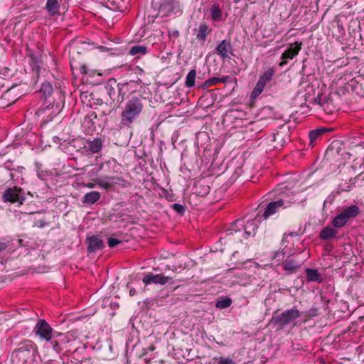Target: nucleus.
Returning <instances> with one entry per match:
<instances>
[{
    "label": "nucleus",
    "instance_id": "nucleus-32",
    "mask_svg": "<svg viewBox=\"0 0 364 364\" xmlns=\"http://www.w3.org/2000/svg\"><path fill=\"white\" fill-rule=\"evenodd\" d=\"M196 76V72L195 70H191L186 75V85L188 87H192L195 85V79Z\"/></svg>",
    "mask_w": 364,
    "mask_h": 364
},
{
    "label": "nucleus",
    "instance_id": "nucleus-16",
    "mask_svg": "<svg viewBox=\"0 0 364 364\" xmlns=\"http://www.w3.org/2000/svg\"><path fill=\"white\" fill-rule=\"evenodd\" d=\"M101 170L108 173H117L119 170V165L114 159H110L100 164L98 171Z\"/></svg>",
    "mask_w": 364,
    "mask_h": 364
},
{
    "label": "nucleus",
    "instance_id": "nucleus-5",
    "mask_svg": "<svg viewBox=\"0 0 364 364\" xmlns=\"http://www.w3.org/2000/svg\"><path fill=\"white\" fill-rule=\"evenodd\" d=\"M302 314L297 309L292 308L284 311V312L273 316L272 321L274 324L282 328L287 325L293 323L296 318L301 316Z\"/></svg>",
    "mask_w": 364,
    "mask_h": 364
},
{
    "label": "nucleus",
    "instance_id": "nucleus-8",
    "mask_svg": "<svg viewBox=\"0 0 364 364\" xmlns=\"http://www.w3.org/2000/svg\"><path fill=\"white\" fill-rule=\"evenodd\" d=\"M4 202L11 203H18L22 205L25 200L24 193L23 190L17 186L6 188L2 196Z\"/></svg>",
    "mask_w": 364,
    "mask_h": 364
},
{
    "label": "nucleus",
    "instance_id": "nucleus-14",
    "mask_svg": "<svg viewBox=\"0 0 364 364\" xmlns=\"http://www.w3.org/2000/svg\"><path fill=\"white\" fill-rule=\"evenodd\" d=\"M216 53L223 59H230L229 53L233 55L230 41L228 40L222 41L216 48Z\"/></svg>",
    "mask_w": 364,
    "mask_h": 364
},
{
    "label": "nucleus",
    "instance_id": "nucleus-38",
    "mask_svg": "<svg viewBox=\"0 0 364 364\" xmlns=\"http://www.w3.org/2000/svg\"><path fill=\"white\" fill-rule=\"evenodd\" d=\"M52 90H53L52 86L50 84H44V85H43V86L41 87V90L45 92H50V91H52Z\"/></svg>",
    "mask_w": 364,
    "mask_h": 364
},
{
    "label": "nucleus",
    "instance_id": "nucleus-3",
    "mask_svg": "<svg viewBox=\"0 0 364 364\" xmlns=\"http://www.w3.org/2000/svg\"><path fill=\"white\" fill-rule=\"evenodd\" d=\"M360 213V208L355 205L345 206L341 212L333 218L331 225L335 228H341L345 226L349 220L357 217Z\"/></svg>",
    "mask_w": 364,
    "mask_h": 364
},
{
    "label": "nucleus",
    "instance_id": "nucleus-12",
    "mask_svg": "<svg viewBox=\"0 0 364 364\" xmlns=\"http://www.w3.org/2000/svg\"><path fill=\"white\" fill-rule=\"evenodd\" d=\"M301 49V43L295 42L294 44H291L290 46L282 54L281 61L279 64L280 67H283L287 63V60H291L296 57Z\"/></svg>",
    "mask_w": 364,
    "mask_h": 364
},
{
    "label": "nucleus",
    "instance_id": "nucleus-33",
    "mask_svg": "<svg viewBox=\"0 0 364 364\" xmlns=\"http://www.w3.org/2000/svg\"><path fill=\"white\" fill-rule=\"evenodd\" d=\"M265 86L266 85L258 81L251 93V97L253 99L257 98L263 92Z\"/></svg>",
    "mask_w": 364,
    "mask_h": 364
},
{
    "label": "nucleus",
    "instance_id": "nucleus-45",
    "mask_svg": "<svg viewBox=\"0 0 364 364\" xmlns=\"http://www.w3.org/2000/svg\"><path fill=\"white\" fill-rule=\"evenodd\" d=\"M178 282H182V279H177Z\"/></svg>",
    "mask_w": 364,
    "mask_h": 364
},
{
    "label": "nucleus",
    "instance_id": "nucleus-10",
    "mask_svg": "<svg viewBox=\"0 0 364 364\" xmlns=\"http://www.w3.org/2000/svg\"><path fill=\"white\" fill-rule=\"evenodd\" d=\"M142 282L146 284H161L164 285L166 283H169L171 284H173L172 281V277H166L162 274H154L152 273H149L146 274L143 279Z\"/></svg>",
    "mask_w": 364,
    "mask_h": 364
},
{
    "label": "nucleus",
    "instance_id": "nucleus-24",
    "mask_svg": "<svg viewBox=\"0 0 364 364\" xmlns=\"http://www.w3.org/2000/svg\"><path fill=\"white\" fill-rule=\"evenodd\" d=\"M228 79H229L228 76H225L223 77H213L209 78L208 80H205L203 82L202 87L206 89L211 86L216 85L220 82L226 83L228 82Z\"/></svg>",
    "mask_w": 364,
    "mask_h": 364
},
{
    "label": "nucleus",
    "instance_id": "nucleus-44",
    "mask_svg": "<svg viewBox=\"0 0 364 364\" xmlns=\"http://www.w3.org/2000/svg\"><path fill=\"white\" fill-rule=\"evenodd\" d=\"M313 311L312 314H309V316H316V309L311 310Z\"/></svg>",
    "mask_w": 364,
    "mask_h": 364
},
{
    "label": "nucleus",
    "instance_id": "nucleus-34",
    "mask_svg": "<svg viewBox=\"0 0 364 364\" xmlns=\"http://www.w3.org/2000/svg\"><path fill=\"white\" fill-rule=\"evenodd\" d=\"M232 304V300L230 298H223L218 300L215 304V306L218 309H226L228 308Z\"/></svg>",
    "mask_w": 364,
    "mask_h": 364
},
{
    "label": "nucleus",
    "instance_id": "nucleus-20",
    "mask_svg": "<svg viewBox=\"0 0 364 364\" xmlns=\"http://www.w3.org/2000/svg\"><path fill=\"white\" fill-rule=\"evenodd\" d=\"M86 149L87 151L92 154H97L100 152L102 149V141L100 138H96L93 141H88Z\"/></svg>",
    "mask_w": 364,
    "mask_h": 364
},
{
    "label": "nucleus",
    "instance_id": "nucleus-7",
    "mask_svg": "<svg viewBox=\"0 0 364 364\" xmlns=\"http://www.w3.org/2000/svg\"><path fill=\"white\" fill-rule=\"evenodd\" d=\"M14 352L16 353V357L21 360L24 364H27L34 360L37 350L36 346L31 342H28L22 344Z\"/></svg>",
    "mask_w": 364,
    "mask_h": 364
},
{
    "label": "nucleus",
    "instance_id": "nucleus-30",
    "mask_svg": "<svg viewBox=\"0 0 364 364\" xmlns=\"http://www.w3.org/2000/svg\"><path fill=\"white\" fill-rule=\"evenodd\" d=\"M299 267V264H298L294 260H287L284 262L282 264V268L284 271L288 272L289 274H292L296 272L298 268Z\"/></svg>",
    "mask_w": 364,
    "mask_h": 364
},
{
    "label": "nucleus",
    "instance_id": "nucleus-36",
    "mask_svg": "<svg viewBox=\"0 0 364 364\" xmlns=\"http://www.w3.org/2000/svg\"><path fill=\"white\" fill-rule=\"evenodd\" d=\"M107 243L109 247L112 248L117 246V245L122 243V241L116 238L109 237L108 239Z\"/></svg>",
    "mask_w": 364,
    "mask_h": 364
},
{
    "label": "nucleus",
    "instance_id": "nucleus-43",
    "mask_svg": "<svg viewBox=\"0 0 364 364\" xmlns=\"http://www.w3.org/2000/svg\"><path fill=\"white\" fill-rule=\"evenodd\" d=\"M156 349V347L154 345H151L149 347V350L150 351H154Z\"/></svg>",
    "mask_w": 364,
    "mask_h": 364
},
{
    "label": "nucleus",
    "instance_id": "nucleus-2",
    "mask_svg": "<svg viewBox=\"0 0 364 364\" xmlns=\"http://www.w3.org/2000/svg\"><path fill=\"white\" fill-rule=\"evenodd\" d=\"M151 9L152 16L155 18H163L172 14L181 15L182 13L179 2L176 0H153Z\"/></svg>",
    "mask_w": 364,
    "mask_h": 364
},
{
    "label": "nucleus",
    "instance_id": "nucleus-4",
    "mask_svg": "<svg viewBox=\"0 0 364 364\" xmlns=\"http://www.w3.org/2000/svg\"><path fill=\"white\" fill-rule=\"evenodd\" d=\"M33 331L36 336H38L41 339L46 341H51L52 338L63 336L61 333L53 332L52 327L44 319H40L37 322Z\"/></svg>",
    "mask_w": 364,
    "mask_h": 364
},
{
    "label": "nucleus",
    "instance_id": "nucleus-13",
    "mask_svg": "<svg viewBox=\"0 0 364 364\" xmlns=\"http://www.w3.org/2000/svg\"><path fill=\"white\" fill-rule=\"evenodd\" d=\"M244 228V219H237L232 223L227 230L226 236L237 235V240L242 242V239L241 235L243 233Z\"/></svg>",
    "mask_w": 364,
    "mask_h": 364
},
{
    "label": "nucleus",
    "instance_id": "nucleus-28",
    "mask_svg": "<svg viewBox=\"0 0 364 364\" xmlns=\"http://www.w3.org/2000/svg\"><path fill=\"white\" fill-rule=\"evenodd\" d=\"M274 74H275V69L274 68H269L259 77V79L258 81L262 82L264 85H267V84L272 80Z\"/></svg>",
    "mask_w": 364,
    "mask_h": 364
},
{
    "label": "nucleus",
    "instance_id": "nucleus-23",
    "mask_svg": "<svg viewBox=\"0 0 364 364\" xmlns=\"http://www.w3.org/2000/svg\"><path fill=\"white\" fill-rule=\"evenodd\" d=\"M114 179H118V178L113 176H105L102 178H97L95 180V181L96 182V184L101 188L105 190H109L113 187V184L109 181Z\"/></svg>",
    "mask_w": 364,
    "mask_h": 364
},
{
    "label": "nucleus",
    "instance_id": "nucleus-42",
    "mask_svg": "<svg viewBox=\"0 0 364 364\" xmlns=\"http://www.w3.org/2000/svg\"><path fill=\"white\" fill-rule=\"evenodd\" d=\"M136 290H135V289H134V288H132V289L129 290V295H130V296H134V295L136 294Z\"/></svg>",
    "mask_w": 364,
    "mask_h": 364
},
{
    "label": "nucleus",
    "instance_id": "nucleus-25",
    "mask_svg": "<svg viewBox=\"0 0 364 364\" xmlns=\"http://www.w3.org/2000/svg\"><path fill=\"white\" fill-rule=\"evenodd\" d=\"M211 19L213 21L223 20V11L218 4H214L210 9Z\"/></svg>",
    "mask_w": 364,
    "mask_h": 364
},
{
    "label": "nucleus",
    "instance_id": "nucleus-21",
    "mask_svg": "<svg viewBox=\"0 0 364 364\" xmlns=\"http://www.w3.org/2000/svg\"><path fill=\"white\" fill-rule=\"evenodd\" d=\"M327 132L326 129L320 128L311 130L309 134V138L310 144L314 146L318 140H320L322 136Z\"/></svg>",
    "mask_w": 364,
    "mask_h": 364
},
{
    "label": "nucleus",
    "instance_id": "nucleus-17",
    "mask_svg": "<svg viewBox=\"0 0 364 364\" xmlns=\"http://www.w3.org/2000/svg\"><path fill=\"white\" fill-rule=\"evenodd\" d=\"M87 251L90 252H94L97 250H102L104 247L103 241L93 235L87 239Z\"/></svg>",
    "mask_w": 364,
    "mask_h": 364
},
{
    "label": "nucleus",
    "instance_id": "nucleus-26",
    "mask_svg": "<svg viewBox=\"0 0 364 364\" xmlns=\"http://www.w3.org/2000/svg\"><path fill=\"white\" fill-rule=\"evenodd\" d=\"M50 342V345L52 346L53 349L58 353H60L63 350L61 346L62 343H65L68 342L66 338L63 335L62 337H58L56 338H52Z\"/></svg>",
    "mask_w": 364,
    "mask_h": 364
},
{
    "label": "nucleus",
    "instance_id": "nucleus-15",
    "mask_svg": "<svg viewBox=\"0 0 364 364\" xmlns=\"http://www.w3.org/2000/svg\"><path fill=\"white\" fill-rule=\"evenodd\" d=\"M211 29L205 22L199 24L198 28L196 30V38L202 44H204L207 40L208 36L210 33Z\"/></svg>",
    "mask_w": 364,
    "mask_h": 364
},
{
    "label": "nucleus",
    "instance_id": "nucleus-41",
    "mask_svg": "<svg viewBox=\"0 0 364 364\" xmlns=\"http://www.w3.org/2000/svg\"><path fill=\"white\" fill-rule=\"evenodd\" d=\"M95 185H97L96 182L95 183H87L85 185V186L87 187L88 188H95Z\"/></svg>",
    "mask_w": 364,
    "mask_h": 364
},
{
    "label": "nucleus",
    "instance_id": "nucleus-39",
    "mask_svg": "<svg viewBox=\"0 0 364 364\" xmlns=\"http://www.w3.org/2000/svg\"><path fill=\"white\" fill-rule=\"evenodd\" d=\"M8 245L6 242H0V252L5 250Z\"/></svg>",
    "mask_w": 364,
    "mask_h": 364
},
{
    "label": "nucleus",
    "instance_id": "nucleus-1",
    "mask_svg": "<svg viewBox=\"0 0 364 364\" xmlns=\"http://www.w3.org/2000/svg\"><path fill=\"white\" fill-rule=\"evenodd\" d=\"M144 109L141 97H132L125 104L121 113V127H130L139 117Z\"/></svg>",
    "mask_w": 364,
    "mask_h": 364
},
{
    "label": "nucleus",
    "instance_id": "nucleus-31",
    "mask_svg": "<svg viewBox=\"0 0 364 364\" xmlns=\"http://www.w3.org/2000/svg\"><path fill=\"white\" fill-rule=\"evenodd\" d=\"M212 360L213 364H236V362L229 357H215Z\"/></svg>",
    "mask_w": 364,
    "mask_h": 364
},
{
    "label": "nucleus",
    "instance_id": "nucleus-9",
    "mask_svg": "<svg viewBox=\"0 0 364 364\" xmlns=\"http://www.w3.org/2000/svg\"><path fill=\"white\" fill-rule=\"evenodd\" d=\"M118 101L122 102L124 98L129 94L134 92L139 87V84L136 81H129L125 83H118Z\"/></svg>",
    "mask_w": 364,
    "mask_h": 364
},
{
    "label": "nucleus",
    "instance_id": "nucleus-6",
    "mask_svg": "<svg viewBox=\"0 0 364 364\" xmlns=\"http://www.w3.org/2000/svg\"><path fill=\"white\" fill-rule=\"evenodd\" d=\"M291 202L286 198H284L283 197H281L275 200L269 202L265 209L264 213L262 215H260V218L264 220H267L272 215H274L275 213H278L281 210L286 209L291 206Z\"/></svg>",
    "mask_w": 364,
    "mask_h": 364
},
{
    "label": "nucleus",
    "instance_id": "nucleus-37",
    "mask_svg": "<svg viewBox=\"0 0 364 364\" xmlns=\"http://www.w3.org/2000/svg\"><path fill=\"white\" fill-rule=\"evenodd\" d=\"M168 37L171 40H175L178 38L180 33L179 31L176 29H172L168 31Z\"/></svg>",
    "mask_w": 364,
    "mask_h": 364
},
{
    "label": "nucleus",
    "instance_id": "nucleus-27",
    "mask_svg": "<svg viewBox=\"0 0 364 364\" xmlns=\"http://www.w3.org/2000/svg\"><path fill=\"white\" fill-rule=\"evenodd\" d=\"M306 274L308 282H316L318 283H321L323 280L316 269L308 268L306 269Z\"/></svg>",
    "mask_w": 364,
    "mask_h": 364
},
{
    "label": "nucleus",
    "instance_id": "nucleus-22",
    "mask_svg": "<svg viewBox=\"0 0 364 364\" xmlns=\"http://www.w3.org/2000/svg\"><path fill=\"white\" fill-rule=\"evenodd\" d=\"M101 194L98 191H90L84 195L82 198V202L84 204H94L100 198Z\"/></svg>",
    "mask_w": 364,
    "mask_h": 364
},
{
    "label": "nucleus",
    "instance_id": "nucleus-11",
    "mask_svg": "<svg viewBox=\"0 0 364 364\" xmlns=\"http://www.w3.org/2000/svg\"><path fill=\"white\" fill-rule=\"evenodd\" d=\"M262 220L259 213L255 217V218L247 221H244V228L242 237L247 238L248 237H253L255 235L258 228V223Z\"/></svg>",
    "mask_w": 364,
    "mask_h": 364
},
{
    "label": "nucleus",
    "instance_id": "nucleus-18",
    "mask_svg": "<svg viewBox=\"0 0 364 364\" xmlns=\"http://www.w3.org/2000/svg\"><path fill=\"white\" fill-rule=\"evenodd\" d=\"M60 4L59 0H47L45 9L47 13L51 16H55L60 14Z\"/></svg>",
    "mask_w": 364,
    "mask_h": 364
},
{
    "label": "nucleus",
    "instance_id": "nucleus-19",
    "mask_svg": "<svg viewBox=\"0 0 364 364\" xmlns=\"http://www.w3.org/2000/svg\"><path fill=\"white\" fill-rule=\"evenodd\" d=\"M333 228L334 227L327 225L322 228L319 233V238L321 240H328L329 239L336 238L338 232Z\"/></svg>",
    "mask_w": 364,
    "mask_h": 364
},
{
    "label": "nucleus",
    "instance_id": "nucleus-40",
    "mask_svg": "<svg viewBox=\"0 0 364 364\" xmlns=\"http://www.w3.org/2000/svg\"><path fill=\"white\" fill-rule=\"evenodd\" d=\"M80 73L83 75L87 74V68L85 65H82L80 68Z\"/></svg>",
    "mask_w": 364,
    "mask_h": 364
},
{
    "label": "nucleus",
    "instance_id": "nucleus-29",
    "mask_svg": "<svg viewBox=\"0 0 364 364\" xmlns=\"http://www.w3.org/2000/svg\"><path fill=\"white\" fill-rule=\"evenodd\" d=\"M148 52L147 47L144 45H136L130 48L129 54L131 55H143Z\"/></svg>",
    "mask_w": 364,
    "mask_h": 364
},
{
    "label": "nucleus",
    "instance_id": "nucleus-35",
    "mask_svg": "<svg viewBox=\"0 0 364 364\" xmlns=\"http://www.w3.org/2000/svg\"><path fill=\"white\" fill-rule=\"evenodd\" d=\"M172 208L178 213L183 215L185 212V208L181 204L174 203L171 205Z\"/></svg>",
    "mask_w": 364,
    "mask_h": 364
}]
</instances>
